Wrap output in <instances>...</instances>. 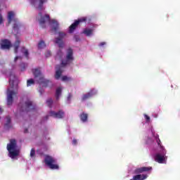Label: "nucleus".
I'll return each mask as SVG.
<instances>
[{
	"instance_id": "1",
	"label": "nucleus",
	"mask_w": 180,
	"mask_h": 180,
	"mask_svg": "<svg viewBox=\"0 0 180 180\" xmlns=\"http://www.w3.org/2000/svg\"><path fill=\"white\" fill-rule=\"evenodd\" d=\"M73 54L74 51H72V49H68L67 51L66 60H62L61 65H58L56 66V79L61 78V75H63V67H65L66 65H68L69 64H71V63H72V61L74 60V56H72Z\"/></svg>"
},
{
	"instance_id": "2",
	"label": "nucleus",
	"mask_w": 180,
	"mask_h": 180,
	"mask_svg": "<svg viewBox=\"0 0 180 180\" xmlns=\"http://www.w3.org/2000/svg\"><path fill=\"white\" fill-rule=\"evenodd\" d=\"M32 72L34 75V78L38 84H43V86H49V84H51V82L44 79V76L41 74L40 68L32 69Z\"/></svg>"
},
{
	"instance_id": "3",
	"label": "nucleus",
	"mask_w": 180,
	"mask_h": 180,
	"mask_svg": "<svg viewBox=\"0 0 180 180\" xmlns=\"http://www.w3.org/2000/svg\"><path fill=\"white\" fill-rule=\"evenodd\" d=\"M16 148H18L16 139H10V143L7 144V150L11 158H14L19 155V150H16Z\"/></svg>"
},
{
	"instance_id": "4",
	"label": "nucleus",
	"mask_w": 180,
	"mask_h": 180,
	"mask_svg": "<svg viewBox=\"0 0 180 180\" xmlns=\"http://www.w3.org/2000/svg\"><path fill=\"white\" fill-rule=\"evenodd\" d=\"M160 153H157L154 158L156 162H158L159 164H164V162L167 161V157L165 156L167 154V150H165L164 146H160Z\"/></svg>"
},
{
	"instance_id": "5",
	"label": "nucleus",
	"mask_w": 180,
	"mask_h": 180,
	"mask_svg": "<svg viewBox=\"0 0 180 180\" xmlns=\"http://www.w3.org/2000/svg\"><path fill=\"white\" fill-rule=\"evenodd\" d=\"M37 20L39 22V25L43 28L46 27V23H48L51 22V20L50 19V15L45 14L43 15L41 12L39 13Z\"/></svg>"
},
{
	"instance_id": "6",
	"label": "nucleus",
	"mask_w": 180,
	"mask_h": 180,
	"mask_svg": "<svg viewBox=\"0 0 180 180\" xmlns=\"http://www.w3.org/2000/svg\"><path fill=\"white\" fill-rule=\"evenodd\" d=\"M18 107L20 108V112H30V110L36 109V106H34L33 103L29 100L25 101L23 105H22V103H20Z\"/></svg>"
},
{
	"instance_id": "7",
	"label": "nucleus",
	"mask_w": 180,
	"mask_h": 180,
	"mask_svg": "<svg viewBox=\"0 0 180 180\" xmlns=\"http://www.w3.org/2000/svg\"><path fill=\"white\" fill-rule=\"evenodd\" d=\"M46 165H48L51 169H58V165H56V160L50 155H46L44 159Z\"/></svg>"
},
{
	"instance_id": "8",
	"label": "nucleus",
	"mask_w": 180,
	"mask_h": 180,
	"mask_svg": "<svg viewBox=\"0 0 180 180\" xmlns=\"http://www.w3.org/2000/svg\"><path fill=\"white\" fill-rule=\"evenodd\" d=\"M88 18L86 17H82L79 18L78 20H75L70 27H69V33H74L75 31V29L78 27V25L79 23H84V22H86Z\"/></svg>"
},
{
	"instance_id": "9",
	"label": "nucleus",
	"mask_w": 180,
	"mask_h": 180,
	"mask_svg": "<svg viewBox=\"0 0 180 180\" xmlns=\"http://www.w3.org/2000/svg\"><path fill=\"white\" fill-rule=\"evenodd\" d=\"M9 83L12 89H18L19 82L18 81V77L12 72L10 73Z\"/></svg>"
},
{
	"instance_id": "10",
	"label": "nucleus",
	"mask_w": 180,
	"mask_h": 180,
	"mask_svg": "<svg viewBox=\"0 0 180 180\" xmlns=\"http://www.w3.org/2000/svg\"><path fill=\"white\" fill-rule=\"evenodd\" d=\"M16 96V92L11 89H7V105L11 106L13 103V96Z\"/></svg>"
},
{
	"instance_id": "11",
	"label": "nucleus",
	"mask_w": 180,
	"mask_h": 180,
	"mask_svg": "<svg viewBox=\"0 0 180 180\" xmlns=\"http://www.w3.org/2000/svg\"><path fill=\"white\" fill-rule=\"evenodd\" d=\"M58 34L59 37L56 38L55 43L58 45L60 49H63V47H64V41H63V39L65 37V33L59 32Z\"/></svg>"
},
{
	"instance_id": "12",
	"label": "nucleus",
	"mask_w": 180,
	"mask_h": 180,
	"mask_svg": "<svg viewBox=\"0 0 180 180\" xmlns=\"http://www.w3.org/2000/svg\"><path fill=\"white\" fill-rule=\"evenodd\" d=\"M0 46L1 50H9L12 47V43L8 39H1Z\"/></svg>"
},
{
	"instance_id": "13",
	"label": "nucleus",
	"mask_w": 180,
	"mask_h": 180,
	"mask_svg": "<svg viewBox=\"0 0 180 180\" xmlns=\"http://www.w3.org/2000/svg\"><path fill=\"white\" fill-rule=\"evenodd\" d=\"M47 1L48 0H30V3L32 5H34V6H36V5L38 4V9H39V11H43V6Z\"/></svg>"
},
{
	"instance_id": "14",
	"label": "nucleus",
	"mask_w": 180,
	"mask_h": 180,
	"mask_svg": "<svg viewBox=\"0 0 180 180\" xmlns=\"http://www.w3.org/2000/svg\"><path fill=\"white\" fill-rule=\"evenodd\" d=\"M153 167H142L137 168L134 170V174L139 175V174H143V172H148L149 171H152Z\"/></svg>"
},
{
	"instance_id": "15",
	"label": "nucleus",
	"mask_w": 180,
	"mask_h": 180,
	"mask_svg": "<svg viewBox=\"0 0 180 180\" xmlns=\"http://www.w3.org/2000/svg\"><path fill=\"white\" fill-rule=\"evenodd\" d=\"M50 116L55 117L56 119H63L64 117V111L59 110L58 112L51 111Z\"/></svg>"
},
{
	"instance_id": "16",
	"label": "nucleus",
	"mask_w": 180,
	"mask_h": 180,
	"mask_svg": "<svg viewBox=\"0 0 180 180\" xmlns=\"http://www.w3.org/2000/svg\"><path fill=\"white\" fill-rule=\"evenodd\" d=\"M93 95H95V93H94V91H90L87 94H84L82 97V102H85V101H88V99H91Z\"/></svg>"
},
{
	"instance_id": "17",
	"label": "nucleus",
	"mask_w": 180,
	"mask_h": 180,
	"mask_svg": "<svg viewBox=\"0 0 180 180\" xmlns=\"http://www.w3.org/2000/svg\"><path fill=\"white\" fill-rule=\"evenodd\" d=\"M51 22L52 23V29L51 31L54 32L55 33H57V32L58 31L59 29V24L58 22H57V20H52L51 21Z\"/></svg>"
},
{
	"instance_id": "18",
	"label": "nucleus",
	"mask_w": 180,
	"mask_h": 180,
	"mask_svg": "<svg viewBox=\"0 0 180 180\" xmlns=\"http://www.w3.org/2000/svg\"><path fill=\"white\" fill-rule=\"evenodd\" d=\"M13 46L14 47V53L18 54V50H19V47L20 46V39L19 38H16V40Z\"/></svg>"
},
{
	"instance_id": "19",
	"label": "nucleus",
	"mask_w": 180,
	"mask_h": 180,
	"mask_svg": "<svg viewBox=\"0 0 180 180\" xmlns=\"http://www.w3.org/2000/svg\"><path fill=\"white\" fill-rule=\"evenodd\" d=\"M80 120H82V122H83V123H85V122H88V114L85 113V112H82L80 115H79Z\"/></svg>"
},
{
	"instance_id": "20",
	"label": "nucleus",
	"mask_w": 180,
	"mask_h": 180,
	"mask_svg": "<svg viewBox=\"0 0 180 180\" xmlns=\"http://www.w3.org/2000/svg\"><path fill=\"white\" fill-rule=\"evenodd\" d=\"M6 123L5 124V128L6 129H11V127H12V125L11 124V117L10 116H7L6 117Z\"/></svg>"
},
{
	"instance_id": "21",
	"label": "nucleus",
	"mask_w": 180,
	"mask_h": 180,
	"mask_svg": "<svg viewBox=\"0 0 180 180\" xmlns=\"http://www.w3.org/2000/svg\"><path fill=\"white\" fill-rule=\"evenodd\" d=\"M15 16V13L13 11H9L8 13V23L12 22V20L13 19V17Z\"/></svg>"
},
{
	"instance_id": "22",
	"label": "nucleus",
	"mask_w": 180,
	"mask_h": 180,
	"mask_svg": "<svg viewBox=\"0 0 180 180\" xmlns=\"http://www.w3.org/2000/svg\"><path fill=\"white\" fill-rule=\"evenodd\" d=\"M62 91H63V89H61V87H58L56 89V101H58V99H60V96L61 95Z\"/></svg>"
},
{
	"instance_id": "23",
	"label": "nucleus",
	"mask_w": 180,
	"mask_h": 180,
	"mask_svg": "<svg viewBox=\"0 0 180 180\" xmlns=\"http://www.w3.org/2000/svg\"><path fill=\"white\" fill-rule=\"evenodd\" d=\"M94 30H92L91 29H88V28H86L84 29V30L83 31V33L84 34H86V36H91V34H92Z\"/></svg>"
},
{
	"instance_id": "24",
	"label": "nucleus",
	"mask_w": 180,
	"mask_h": 180,
	"mask_svg": "<svg viewBox=\"0 0 180 180\" xmlns=\"http://www.w3.org/2000/svg\"><path fill=\"white\" fill-rule=\"evenodd\" d=\"M46 47V42H44V41L41 40L39 43H38V49L39 50H41L42 49H45Z\"/></svg>"
},
{
	"instance_id": "25",
	"label": "nucleus",
	"mask_w": 180,
	"mask_h": 180,
	"mask_svg": "<svg viewBox=\"0 0 180 180\" xmlns=\"http://www.w3.org/2000/svg\"><path fill=\"white\" fill-rule=\"evenodd\" d=\"M19 27H20V25H19V24L16 22L13 24V29L16 34L19 33Z\"/></svg>"
},
{
	"instance_id": "26",
	"label": "nucleus",
	"mask_w": 180,
	"mask_h": 180,
	"mask_svg": "<svg viewBox=\"0 0 180 180\" xmlns=\"http://www.w3.org/2000/svg\"><path fill=\"white\" fill-rule=\"evenodd\" d=\"M63 51L62 50H59L56 54V60H57V58H59L60 60H61V58H63Z\"/></svg>"
},
{
	"instance_id": "27",
	"label": "nucleus",
	"mask_w": 180,
	"mask_h": 180,
	"mask_svg": "<svg viewBox=\"0 0 180 180\" xmlns=\"http://www.w3.org/2000/svg\"><path fill=\"white\" fill-rule=\"evenodd\" d=\"M20 71H25L27 68V64L22 63L20 64Z\"/></svg>"
},
{
	"instance_id": "28",
	"label": "nucleus",
	"mask_w": 180,
	"mask_h": 180,
	"mask_svg": "<svg viewBox=\"0 0 180 180\" xmlns=\"http://www.w3.org/2000/svg\"><path fill=\"white\" fill-rule=\"evenodd\" d=\"M34 84V80L33 79H30L27 81V86H30Z\"/></svg>"
},
{
	"instance_id": "29",
	"label": "nucleus",
	"mask_w": 180,
	"mask_h": 180,
	"mask_svg": "<svg viewBox=\"0 0 180 180\" xmlns=\"http://www.w3.org/2000/svg\"><path fill=\"white\" fill-rule=\"evenodd\" d=\"M46 103H47V105H48L49 108H51V106H53V99H52V98H49V99L46 101Z\"/></svg>"
},
{
	"instance_id": "30",
	"label": "nucleus",
	"mask_w": 180,
	"mask_h": 180,
	"mask_svg": "<svg viewBox=\"0 0 180 180\" xmlns=\"http://www.w3.org/2000/svg\"><path fill=\"white\" fill-rule=\"evenodd\" d=\"M62 81L65 82V81H72V78L68 77L67 76H63L62 77Z\"/></svg>"
},
{
	"instance_id": "31",
	"label": "nucleus",
	"mask_w": 180,
	"mask_h": 180,
	"mask_svg": "<svg viewBox=\"0 0 180 180\" xmlns=\"http://www.w3.org/2000/svg\"><path fill=\"white\" fill-rule=\"evenodd\" d=\"M23 54L27 60H29V51L27 49H25Z\"/></svg>"
},
{
	"instance_id": "32",
	"label": "nucleus",
	"mask_w": 180,
	"mask_h": 180,
	"mask_svg": "<svg viewBox=\"0 0 180 180\" xmlns=\"http://www.w3.org/2000/svg\"><path fill=\"white\" fill-rule=\"evenodd\" d=\"M34 155H36V150H34V148H32L30 151V157L33 158Z\"/></svg>"
},
{
	"instance_id": "33",
	"label": "nucleus",
	"mask_w": 180,
	"mask_h": 180,
	"mask_svg": "<svg viewBox=\"0 0 180 180\" xmlns=\"http://www.w3.org/2000/svg\"><path fill=\"white\" fill-rule=\"evenodd\" d=\"M45 57H46V58H49V57H51V51H47L45 53Z\"/></svg>"
},
{
	"instance_id": "34",
	"label": "nucleus",
	"mask_w": 180,
	"mask_h": 180,
	"mask_svg": "<svg viewBox=\"0 0 180 180\" xmlns=\"http://www.w3.org/2000/svg\"><path fill=\"white\" fill-rule=\"evenodd\" d=\"M4 23V16H2V13L0 9V25H2Z\"/></svg>"
},
{
	"instance_id": "35",
	"label": "nucleus",
	"mask_w": 180,
	"mask_h": 180,
	"mask_svg": "<svg viewBox=\"0 0 180 180\" xmlns=\"http://www.w3.org/2000/svg\"><path fill=\"white\" fill-rule=\"evenodd\" d=\"M156 141L158 143V145L160 146V150H161V147H162V145H161V141L160 140V138H158L156 139Z\"/></svg>"
},
{
	"instance_id": "36",
	"label": "nucleus",
	"mask_w": 180,
	"mask_h": 180,
	"mask_svg": "<svg viewBox=\"0 0 180 180\" xmlns=\"http://www.w3.org/2000/svg\"><path fill=\"white\" fill-rule=\"evenodd\" d=\"M144 117L147 122H150V116L147 115V114H145Z\"/></svg>"
},
{
	"instance_id": "37",
	"label": "nucleus",
	"mask_w": 180,
	"mask_h": 180,
	"mask_svg": "<svg viewBox=\"0 0 180 180\" xmlns=\"http://www.w3.org/2000/svg\"><path fill=\"white\" fill-rule=\"evenodd\" d=\"M77 143L78 141H77V139H74L72 141V144H73V146H77Z\"/></svg>"
},
{
	"instance_id": "38",
	"label": "nucleus",
	"mask_w": 180,
	"mask_h": 180,
	"mask_svg": "<svg viewBox=\"0 0 180 180\" xmlns=\"http://www.w3.org/2000/svg\"><path fill=\"white\" fill-rule=\"evenodd\" d=\"M71 98H72V94H69L68 96V101H71Z\"/></svg>"
},
{
	"instance_id": "39",
	"label": "nucleus",
	"mask_w": 180,
	"mask_h": 180,
	"mask_svg": "<svg viewBox=\"0 0 180 180\" xmlns=\"http://www.w3.org/2000/svg\"><path fill=\"white\" fill-rule=\"evenodd\" d=\"M105 44H106V42H101L99 44V46L102 47L103 46H105Z\"/></svg>"
},
{
	"instance_id": "40",
	"label": "nucleus",
	"mask_w": 180,
	"mask_h": 180,
	"mask_svg": "<svg viewBox=\"0 0 180 180\" xmlns=\"http://www.w3.org/2000/svg\"><path fill=\"white\" fill-rule=\"evenodd\" d=\"M19 58H22L20 56H16L14 59V61H18V60H19Z\"/></svg>"
},
{
	"instance_id": "41",
	"label": "nucleus",
	"mask_w": 180,
	"mask_h": 180,
	"mask_svg": "<svg viewBox=\"0 0 180 180\" xmlns=\"http://www.w3.org/2000/svg\"><path fill=\"white\" fill-rule=\"evenodd\" d=\"M24 133H29V130L26 128V129L24 130Z\"/></svg>"
},
{
	"instance_id": "42",
	"label": "nucleus",
	"mask_w": 180,
	"mask_h": 180,
	"mask_svg": "<svg viewBox=\"0 0 180 180\" xmlns=\"http://www.w3.org/2000/svg\"><path fill=\"white\" fill-rule=\"evenodd\" d=\"M2 112H4V110H2V108H0V113H2Z\"/></svg>"
},
{
	"instance_id": "43",
	"label": "nucleus",
	"mask_w": 180,
	"mask_h": 180,
	"mask_svg": "<svg viewBox=\"0 0 180 180\" xmlns=\"http://www.w3.org/2000/svg\"><path fill=\"white\" fill-rule=\"evenodd\" d=\"M79 40V39L76 38V41H78Z\"/></svg>"
},
{
	"instance_id": "44",
	"label": "nucleus",
	"mask_w": 180,
	"mask_h": 180,
	"mask_svg": "<svg viewBox=\"0 0 180 180\" xmlns=\"http://www.w3.org/2000/svg\"><path fill=\"white\" fill-rule=\"evenodd\" d=\"M46 120H47V119H49V116H46Z\"/></svg>"
}]
</instances>
